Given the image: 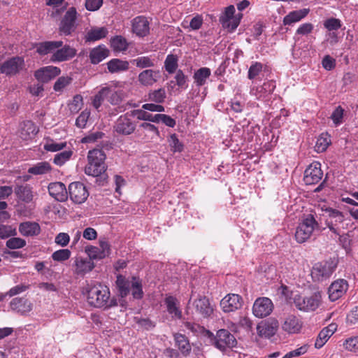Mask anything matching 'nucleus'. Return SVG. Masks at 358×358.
I'll return each instance as SVG.
<instances>
[{
  "mask_svg": "<svg viewBox=\"0 0 358 358\" xmlns=\"http://www.w3.org/2000/svg\"><path fill=\"white\" fill-rule=\"evenodd\" d=\"M348 289V283L344 279L334 281L328 288L329 299L331 301L339 299Z\"/></svg>",
  "mask_w": 358,
  "mask_h": 358,
  "instance_id": "obj_16",
  "label": "nucleus"
},
{
  "mask_svg": "<svg viewBox=\"0 0 358 358\" xmlns=\"http://www.w3.org/2000/svg\"><path fill=\"white\" fill-rule=\"evenodd\" d=\"M334 267L327 262L316 263L312 268L311 276L314 281L320 282L329 278L334 272Z\"/></svg>",
  "mask_w": 358,
  "mask_h": 358,
  "instance_id": "obj_12",
  "label": "nucleus"
},
{
  "mask_svg": "<svg viewBox=\"0 0 358 358\" xmlns=\"http://www.w3.org/2000/svg\"><path fill=\"white\" fill-rule=\"evenodd\" d=\"M309 13L308 8H302L289 12L283 18V24L292 25L305 18Z\"/></svg>",
  "mask_w": 358,
  "mask_h": 358,
  "instance_id": "obj_32",
  "label": "nucleus"
},
{
  "mask_svg": "<svg viewBox=\"0 0 358 358\" xmlns=\"http://www.w3.org/2000/svg\"><path fill=\"white\" fill-rule=\"evenodd\" d=\"M322 176L323 172L321 169L320 163L314 162L305 170L303 181L306 185H314L320 181Z\"/></svg>",
  "mask_w": 358,
  "mask_h": 358,
  "instance_id": "obj_14",
  "label": "nucleus"
},
{
  "mask_svg": "<svg viewBox=\"0 0 358 358\" xmlns=\"http://www.w3.org/2000/svg\"><path fill=\"white\" fill-rule=\"evenodd\" d=\"M331 143L330 135L327 133H322L317 139L315 150L318 153L323 152L327 149Z\"/></svg>",
  "mask_w": 358,
  "mask_h": 358,
  "instance_id": "obj_44",
  "label": "nucleus"
},
{
  "mask_svg": "<svg viewBox=\"0 0 358 358\" xmlns=\"http://www.w3.org/2000/svg\"><path fill=\"white\" fill-rule=\"evenodd\" d=\"M278 328V320L270 319L260 322L257 327V331L260 337L269 338L275 334Z\"/></svg>",
  "mask_w": 358,
  "mask_h": 358,
  "instance_id": "obj_18",
  "label": "nucleus"
},
{
  "mask_svg": "<svg viewBox=\"0 0 358 358\" xmlns=\"http://www.w3.org/2000/svg\"><path fill=\"white\" fill-rule=\"evenodd\" d=\"M168 142L171 151L173 152H181L183 150L184 145L179 141L176 134H173L169 136Z\"/></svg>",
  "mask_w": 358,
  "mask_h": 358,
  "instance_id": "obj_50",
  "label": "nucleus"
},
{
  "mask_svg": "<svg viewBox=\"0 0 358 358\" xmlns=\"http://www.w3.org/2000/svg\"><path fill=\"white\" fill-rule=\"evenodd\" d=\"M17 198L22 201L29 203L33 199L31 188L27 186H18L15 191Z\"/></svg>",
  "mask_w": 358,
  "mask_h": 358,
  "instance_id": "obj_45",
  "label": "nucleus"
},
{
  "mask_svg": "<svg viewBox=\"0 0 358 358\" xmlns=\"http://www.w3.org/2000/svg\"><path fill=\"white\" fill-rule=\"evenodd\" d=\"M69 194L71 200L76 204L83 203L89 196V192L80 182H71L69 186Z\"/></svg>",
  "mask_w": 358,
  "mask_h": 358,
  "instance_id": "obj_11",
  "label": "nucleus"
},
{
  "mask_svg": "<svg viewBox=\"0 0 358 358\" xmlns=\"http://www.w3.org/2000/svg\"><path fill=\"white\" fill-rule=\"evenodd\" d=\"M77 12L75 8L71 7L63 16L59 31L61 35L69 36L74 32L77 27Z\"/></svg>",
  "mask_w": 358,
  "mask_h": 358,
  "instance_id": "obj_7",
  "label": "nucleus"
},
{
  "mask_svg": "<svg viewBox=\"0 0 358 358\" xmlns=\"http://www.w3.org/2000/svg\"><path fill=\"white\" fill-rule=\"evenodd\" d=\"M76 55V50L69 45L62 46L52 55L50 60L53 62H61L71 59Z\"/></svg>",
  "mask_w": 358,
  "mask_h": 358,
  "instance_id": "obj_23",
  "label": "nucleus"
},
{
  "mask_svg": "<svg viewBox=\"0 0 358 358\" xmlns=\"http://www.w3.org/2000/svg\"><path fill=\"white\" fill-rule=\"evenodd\" d=\"M105 88L107 90L108 101L112 105H119L127 96L125 83L122 82H112Z\"/></svg>",
  "mask_w": 358,
  "mask_h": 358,
  "instance_id": "obj_8",
  "label": "nucleus"
},
{
  "mask_svg": "<svg viewBox=\"0 0 358 358\" xmlns=\"http://www.w3.org/2000/svg\"><path fill=\"white\" fill-rule=\"evenodd\" d=\"M10 307L17 313L26 315L32 310V303L27 299L16 297L10 302Z\"/></svg>",
  "mask_w": 358,
  "mask_h": 358,
  "instance_id": "obj_25",
  "label": "nucleus"
},
{
  "mask_svg": "<svg viewBox=\"0 0 358 358\" xmlns=\"http://www.w3.org/2000/svg\"><path fill=\"white\" fill-rule=\"evenodd\" d=\"M130 288L132 291V295L136 299H141L143 295L142 285L139 278L133 277L131 280Z\"/></svg>",
  "mask_w": 358,
  "mask_h": 358,
  "instance_id": "obj_48",
  "label": "nucleus"
},
{
  "mask_svg": "<svg viewBox=\"0 0 358 358\" xmlns=\"http://www.w3.org/2000/svg\"><path fill=\"white\" fill-rule=\"evenodd\" d=\"M262 70V64L259 62L253 63L248 71V78L254 79Z\"/></svg>",
  "mask_w": 358,
  "mask_h": 358,
  "instance_id": "obj_62",
  "label": "nucleus"
},
{
  "mask_svg": "<svg viewBox=\"0 0 358 358\" xmlns=\"http://www.w3.org/2000/svg\"><path fill=\"white\" fill-rule=\"evenodd\" d=\"M206 335L210 340L211 343L221 351H224L227 348H232L237 343L234 335L226 329L218 330L215 336L209 331H207Z\"/></svg>",
  "mask_w": 358,
  "mask_h": 358,
  "instance_id": "obj_5",
  "label": "nucleus"
},
{
  "mask_svg": "<svg viewBox=\"0 0 358 358\" xmlns=\"http://www.w3.org/2000/svg\"><path fill=\"white\" fill-rule=\"evenodd\" d=\"M108 30L105 27H93L87 31L85 38L87 41H95L105 38Z\"/></svg>",
  "mask_w": 358,
  "mask_h": 358,
  "instance_id": "obj_40",
  "label": "nucleus"
},
{
  "mask_svg": "<svg viewBox=\"0 0 358 358\" xmlns=\"http://www.w3.org/2000/svg\"><path fill=\"white\" fill-rule=\"evenodd\" d=\"M63 45L62 41H45L37 44L36 52L41 55H45L51 53L54 54L55 51Z\"/></svg>",
  "mask_w": 358,
  "mask_h": 358,
  "instance_id": "obj_33",
  "label": "nucleus"
},
{
  "mask_svg": "<svg viewBox=\"0 0 358 358\" xmlns=\"http://www.w3.org/2000/svg\"><path fill=\"white\" fill-rule=\"evenodd\" d=\"M26 241L18 237H13L9 238L6 241V246L10 249H20L25 246Z\"/></svg>",
  "mask_w": 358,
  "mask_h": 358,
  "instance_id": "obj_58",
  "label": "nucleus"
},
{
  "mask_svg": "<svg viewBox=\"0 0 358 358\" xmlns=\"http://www.w3.org/2000/svg\"><path fill=\"white\" fill-rule=\"evenodd\" d=\"M243 299L236 294L226 295L220 301V307L224 313L234 312L241 308Z\"/></svg>",
  "mask_w": 358,
  "mask_h": 358,
  "instance_id": "obj_15",
  "label": "nucleus"
},
{
  "mask_svg": "<svg viewBox=\"0 0 358 358\" xmlns=\"http://www.w3.org/2000/svg\"><path fill=\"white\" fill-rule=\"evenodd\" d=\"M72 81L69 76L59 77L54 85V90L56 92H62L66 87H67Z\"/></svg>",
  "mask_w": 358,
  "mask_h": 358,
  "instance_id": "obj_55",
  "label": "nucleus"
},
{
  "mask_svg": "<svg viewBox=\"0 0 358 358\" xmlns=\"http://www.w3.org/2000/svg\"><path fill=\"white\" fill-rule=\"evenodd\" d=\"M327 213H328L330 220L328 222L335 225L338 223H342L345 219L343 214L337 210L330 208L327 210Z\"/></svg>",
  "mask_w": 358,
  "mask_h": 358,
  "instance_id": "obj_51",
  "label": "nucleus"
},
{
  "mask_svg": "<svg viewBox=\"0 0 358 358\" xmlns=\"http://www.w3.org/2000/svg\"><path fill=\"white\" fill-rule=\"evenodd\" d=\"M132 31L138 36H145L149 33V22L146 17L138 16L132 20Z\"/></svg>",
  "mask_w": 358,
  "mask_h": 358,
  "instance_id": "obj_30",
  "label": "nucleus"
},
{
  "mask_svg": "<svg viewBox=\"0 0 358 358\" xmlns=\"http://www.w3.org/2000/svg\"><path fill=\"white\" fill-rule=\"evenodd\" d=\"M94 267V264L89 258L80 256L76 257L72 265L73 273L78 275H84L90 272Z\"/></svg>",
  "mask_w": 358,
  "mask_h": 358,
  "instance_id": "obj_19",
  "label": "nucleus"
},
{
  "mask_svg": "<svg viewBox=\"0 0 358 358\" xmlns=\"http://www.w3.org/2000/svg\"><path fill=\"white\" fill-rule=\"evenodd\" d=\"M52 166L48 162H41L29 168L28 173L32 175H44L50 173Z\"/></svg>",
  "mask_w": 358,
  "mask_h": 358,
  "instance_id": "obj_39",
  "label": "nucleus"
},
{
  "mask_svg": "<svg viewBox=\"0 0 358 358\" xmlns=\"http://www.w3.org/2000/svg\"><path fill=\"white\" fill-rule=\"evenodd\" d=\"M164 66H165L166 70L169 73H173L176 70V69L178 67L177 58L173 55H168L165 60Z\"/></svg>",
  "mask_w": 358,
  "mask_h": 358,
  "instance_id": "obj_56",
  "label": "nucleus"
},
{
  "mask_svg": "<svg viewBox=\"0 0 358 358\" xmlns=\"http://www.w3.org/2000/svg\"><path fill=\"white\" fill-rule=\"evenodd\" d=\"M73 155V148L66 146L64 151L56 154L52 159L53 163L57 166H62L69 162Z\"/></svg>",
  "mask_w": 358,
  "mask_h": 358,
  "instance_id": "obj_37",
  "label": "nucleus"
},
{
  "mask_svg": "<svg viewBox=\"0 0 358 358\" xmlns=\"http://www.w3.org/2000/svg\"><path fill=\"white\" fill-rule=\"evenodd\" d=\"M323 303V293L316 291L308 296L296 295L294 298L295 307L303 312L310 313L317 310Z\"/></svg>",
  "mask_w": 358,
  "mask_h": 358,
  "instance_id": "obj_3",
  "label": "nucleus"
},
{
  "mask_svg": "<svg viewBox=\"0 0 358 358\" xmlns=\"http://www.w3.org/2000/svg\"><path fill=\"white\" fill-rule=\"evenodd\" d=\"M109 50L104 45H99L91 50L90 59L92 64H96L108 57Z\"/></svg>",
  "mask_w": 358,
  "mask_h": 358,
  "instance_id": "obj_35",
  "label": "nucleus"
},
{
  "mask_svg": "<svg viewBox=\"0 0 358 358\" xmlns=\"http://www.w3.org/2000/svg\"><path fill=\"white\" fill-rule=\"evenodd\" d=\"M108 88L102 87L98 92L96 94L92 99V105L93 106L98 110L99 107L101 106L105 97L107 96V90Z\"/></svg>",
  "mask_w": 358,
  "mask_h": 358,
  "instance_id": "obj_52",
  "label": "nucleus"
},
{
  "mask_svg": "<svg viewBox=\"0 0 358 358\" xmlns=\"http://www.w3.org/2000/svg\"><path fill=\"white\" fill-rule=\"evenodd\" d=\"M314 26L313 24L307 22L301 24L296 31V35H308L310 34L313 30Z\"/></svg>",
  "mask_w": 358,
  "mask_h": 358,
  "instance_id": "obj_63",
  "label": "nucleus"
},
{
  "mask_svg": "<svg viewBox=\"0 0 358 358\" xmlns=\"http://www.w3.org/2000/svg\"><path fill=\"white\" fill-rule=\"evenodd\" d=\"M106 155L101 150H90L87 155L88 163L85 168V173L88 176L97 177L106 171Z\"/></svg>",
  "mask_w": 358,
  "mask_h": 358,
  "instance_id": "obj_4",
  "label": "nucleus"
},
{
  "mask_svg": "<svg viewBox=\"0 0 358 358\" xmlns=\"http://www.w3.org/2000/svg\"><path fill=\"white\" fill-rule=\"evenodd\" d=\"M110 45L115 52H120L128 48L129 43L123 36H116L110 39Z\"/></svg>",
  "mask_w": 358,
  "mask_h": 358,
  "instance_id": "obj_43",
  "label": "nucleus"
},
{
  "mask_svg": "<svg viewBox=\"0 0 358 358\" xmlns=\"http://www.w3.org/2000/svg\"><path fill=\"white\" fill-rule=\"evenodd\" d=\"M139 136L145 141L153 140L155 137L159 136V129L154 125L148 122H143L139 125L138 129Z\"/></svg>",
  "mask_w": 358,
  "mask_h": 358,
  "instance_id": "obj_28",
  "label": "nucleus"
},
{
  "mask_svg": "<svg viewBox=\"0 0 358 358\" xmlns=\"http://www.w3.org/2000/svg\"><path fill=\"white\" fill-rule=\"evenodd\" d=\"M149 100L157 103H162L164 101L166 98V92L164 89H159L154 90L149 93Z\"/></svg>",
  "mask_w": 358,
  "mask_h": 358,
  "instance_id": "obj_53",
  "label": "nucleus"
},
{
  "mask_svg": "<svg viewBox=\"0 0 358 358\" xmlns=\"http://www.w3.org/2000/svg\"><path fill=\"white\" fill-rule=\"evenodd\" d=\"M38 132V127L31 121H24L20 125V136L22 140H31L35 137Z\"/></svg>",
  "mask_w": 358,
  "mask_h": 358,
  "instance_id": "obj_31",
  "label": "nucleus"
},
{
  "mask_svg": "<svg viewBox=\"0 0 358 358\" xmlns=\"http://www.w3.org/2000/svg\"><path fill=\"white\" fill-rule=\"evenodd\" d=\"M116 285L119 294L122 297H124L129 294L131 281H129L122 275H118L117 277Z\"/></svg>",
  "mask_w": 358,
  "mask_h": 358,
  "instance_id": "obj_47",
  "label": "nucleus"
},
{
  "mask_svg": "<svg viewBox=\"0 0 358 358\" xmlns=\"http://www.w3.org/2000/svg\"><path fill=\"white\" fill-rule=\"evenodd\" d=\"M61 70L59 68L53 66H48L37 70L35 72V77L38 80L46 83L58 76Z\"/></svg>",
  "mask_w": 358,
  "mask_h": 358,
  "instance_id": "obj_27",
  "label": "nucleus"
},
{
  "mask_svg": "<svg viewBox=\"0 0 358 358\" xmlns=\"http://www.w3.org/2000/svg\"><path fill=\"white\" fill-rule=\"evenodd\" d=\"M186 312L187 314H195L207 318L213 313V308L206 296L192 293L188 301Z\"/></svg>",
  "mask_w": 358,
  "mask_h": 358,
  "instance_id": "obj_2",
  "label": "nucleus"
},
{
  "mask_svg": "<svg viewBox=\"0 0 358 358\" xmlns=\"http://www.w3.org/2000/svg\"><path fill=\"white\" fill-rule=\"evenodd\" d=\"M109 72L117 73L126 71L129 69V62L119 59H113L107 63Z\"/></svg>",
  "mask_w": 358,
  "mask_h": 358,
  "instance_id": "obj_42",
  "label": "nucleus"
},
{
  "mask_svg": "<svg viewBox=\"0 0 358 358\" xmlns=\"http://www.w3.org/2000/svg\"><path fill=\"white\" fill-rule=\"evenodd\" d=\"M16 234L15 229H13L10 226L0 225V238H7Z\"/></svg>",
  "mask_w": 358,
  "mask_h": 358,
  "instance_id": "obj_60",
  "label": "nucleus"
},
{
  "mask_svg": "<svg viewBox=\"0 0 358 358\" xmlns=\"http://www.w3.org/2000/svg\"><path fill=\"white\" fill-rule=\"evenodd\" d=\"M50 195L58 201H64L68 198L66 186L61 182H51L48 185Z\"/></svg>",
  "mask_w": 358,
  "mask_h": 358,
  "instance_id": "obj_26",
  "label": "nucleus"
},
{
  "mask_svg": "<svg viewBox=\"0 0 358 358\" xmlns=\"http://www.w3.org/2000/svg\"><path fill=\"white\" fill-rule=\"evenodd\" d=\"M19 231L22 236H33L40 233L41 228L35 222H24L20 224Z\"/></svg>",
  "mask_w": 358,
  "mask_h": 358,
  "instance_id": "obj_34",
  "label": "nucleus"
},
{
  "mask_svg": "<svg viewBox=\"0 0 358 358\" xmlns=\"http://www.w3.org/2000/svg\"><path fill=\"white\" fill-rule=\"evenodd\" d=\"M343 111V109L341 106H338L332 113L331 118L336 126H338L342 123Z\"/></svg>",
  "mask_w": 358,
  "mask_h": 358,
  "instance_id": "obj_61",
  "label": "nucleus"
},
{
  "mask_svg": "<svg viewBox=\"0 0 358 358\" xmlns=\"http://www.w3.org/2000/svg\"><path fill=\"white\" fill-rule=\"evenodd\" d=\"M211 75V71L209 68L202 67L196 71L194 73V80L196 85L199 87L203 86L206 83V80Z\"/></svg>",
  "mask_w": 358,
  "mask_h": 358,
  "instance_id": "obj_38",
  "label": "nucleus"
},
{
  "mask_svg": "<svg viewBox=\"0 0 358 358\" xmlns=\"http://www.w3.org/2000/svg\"><path fill=\"white\" fill-rule=\"evenodd\" d=\"M160 78L159 71L146 69L138 74V81L141 85L148 87L153 85Z\"/></svg>",
  "mask_w": 358,
  "mask_h": 358,
  "instance_id": "obj_22",
  "label": "nucleus"
},
{
  "mask_svg": "<svg viewBox=\"0 0 358 358\" xmlns=\"http://www.w3.org/2000/svg\"><path fill=\"white\" fill-rule=\"evenodd\" d=\"M174 340L176 346L183 355L187 356L190 353L192 349L191 345L188 338L185 335L176 334L174 335Z\"/></svg>",
  "mask_w": 358,
  "mask_h": 358,
  "instance_id": "obj_36",
  "label": "nucleus"
},
{
  "mask_svg": "<svg viewBox=\"0 0 358 358\" xmlns=\"http://www.w3.org/2000/svg\"><path fill=\"white\" fill-rule=\"evenodd\" d=\"M135 128V124L132 122L130 115L128 113L120 116L114 125L115 131L122 135H129L132 134Z\"/></svg>",
  "mask_w": 358,
  "mask_h": 358,
  "instance_id": "obj_17",
  "label": "nucleus"
},
{
  "mask_svg": "<svg viewBox=\"0 0 358 358\" xmlns=\"http://www.w3.org/2000/svg\"><path fill=\"white\" fill-rule=\"evenodd\" d=\"M345 348L355 353L358 352V336L350 338L346 341Z\"/></svg>",
  "mask_w": 358,
  "mask_h": 358,
  "instance_id": "obj_64",
  "label": "nucleus"
},
{
  "mask_svg": "<svg viewBox=\"0 0 358 358\" xmlns=\"http://www.w3.org/2000/svg\"><path fill=\"white\" fill-rule=\"evenodd\" d=\"M85 252L87 254L89 259L92 261V259H103L102 253L99 250V247L90 246L85 249Z\"/></svg>",
  "mask_w": 358,
  "mask_h": 358,
  "instance_id": "obj_59",
  "label": "nucleus"
},
{
  "mask_svg": "<svg viewBox=\"0 0 358 358\" xmlns=\"http://www.w3.org/2000/svg\"><path fill=\"white\" fill-rule=\"evenodd\" d=\"M132 62L141 69L152 67L155 65L154 59L148 56L138 57L134 59Z\"/></svg>",
  "mask_w": 358,
  "mask_h": 358,
  "instance_id": "obj_49",
  "label": "nucleus"
},
{
  "mask_svg": "<svg viewBox=\"0 0 358 358\" xmlns=\"http://www.w3.org/2000/svg\"><path fill=\"white\" fill-rule=\"evenodd\" d=\"M67 143L65 141L57 142L52 139H47L43 148L48 152H55L66 148Z\"/></svg>",
  "mask_w": 358,
  "mask_h": 358,
  "instance_id": "obj_46",
  "label": "nucleus"
},
{
  "mask_svg": "<svg viewBox=\"0 0 358 358\" xmlns=\"http://www.w3.org/2000/svg\"><path fill=\"white\" fill-rule=\"evenodd\" d=\"M164 303L166 311L173 320H180L182 313L180 307V301L174 296H169L165 298Z\"/></svg>",
  "mask_w": 358,
  "mask_h": 358,
  "instance_id": "obj_24",
  "label": "nucleus"
},
{
  "mask_svg": "<svg viewBox=\"0 0 358 358\" xmlns=\"http://www.w3.org/2000/svg\"><path fill=\"white\" fill-rule=\"evenodd\" d=\"M87 302L96 308H110L117 306V300L110 299L109 288L99 282H92L86 285L84 289Z\"/></svg>",
  "mask_w": 358,
  "mask_h": 358,
  "instance_id": "obj_1",
  "label": "nucleus"
},
{
  "mask_svg": "<svg viewBox=\"0 0 358 358\" xmlns=\"http://www.w3.org/2000/svg\"><path fill=\"white\" fill-rule=\"evenodd\" d=\"M273 309L271 300L267 297H260L255 300L252 313L257 317L262 318L269 315Z\"/></svg>",
  "mask_w": 358,
  "mask_h": 358,
  "instance_id": "obj_13",
  "label": "nucleus"
},
{
  "mask_svg": "<svg viewBox=\"0 0 358 358\" xmlns=\"http://www.w3.org/2000/svg\"><path fill=\"white\" fill-rule=\"evenodd\" d=\"M131 115L138 120H145L155 123L159 122L158 117L159 114L152 115L145 111L144 109L134 110L131 111Z\"/></svg>",
  "mask_w": 358,
  "mask_h": 358,
  "instance_id": "obj_41",
  "label": "nucleus"
},
{
  "mask_svg": "<svg viewBox=\"0 0 358 358\" xmlns=\"http://www.w3.org/2000/svg\"><path fill=\"white\" fill-rule=\"evenodd\" d=\"M24 67V60L21 57H13L0 64V73L10 76L18 73Z\"/></svg>",
  "mask_w": 358,
  "mask_h": 358,
  "instance_id": "obj_10",
  "label": "nucleus"
},
{
  "mask_svg": "<svg viewBox=\"0 0 358 358\" xmlns=\"http://www.w3.org/2000/svg\"><path fill=\"white\" fill-rule=\"evenodd\" d=\"M302 328V322L294 314L284 316L282 322V329L288 334H297Z\"/></svg>",
  "mask_w": 358,
  "mask_h": 358,
  "instance_id": "obj_21",
  "label": "nucleus"
},
{
  "mask_svg": "<svg viewBox=\"0 0 358 358\" xmlns=\"http://www.w3.org/2000/svg\"><path fill=\"white\" fill-rule=\"evenodd\" d=\"M337 330V324L331 323L327 327L322 329L319 333L317 339L315 343V347L317 349L321 348L327 342L329 338L335 333Z\"/></svg>",
  "mask_w": 358,
  "mask_h": 358,
  "instance_id": "obj_29",
  "label": "nucleus"
},
{
  "mask_svg": "<svg viewBox=\"0 0 358 358\" xmlns=\"http://www.w3.org/2000/svg\"><path fill=\"white\" fill-rule=\"evenodd\" d=\"M83 106V96L80 94H77L73 96L72 101L69 105V110L71 113H78Z\"/></svg>",
  "mask_w": 358,
  "mask_h": 358,
  "instance_id": "obj_54",
  "label": "nucleus"
},
{
  "mask_svg": "<svg viewBox=\"0 0 358 358\" xmlns=\"http://www.w3.org/2000/svg\"><path fill=\"white\" fill-rule=\"evenodd\" d=\"M275 88V82L270 80L262 85L253 86L250 90V94L257 99L266 100Z\"/></svg>",
  "mask_w": 358,
  "mask_h": 358,
  "instance_id": "obj_20",
  "label": "nucleus"
},
{
  "mask_svg": "<svg viewBox=\"0 0 358 358\" xmlns=\"http://www.w3.org/2000/svg\"><path fill=\"white\" fill-rule=\"evenodd\" d=\"M71 254V252L69 249H61L54 252L52 258L57 262H63L69 259Z\"/></svg>",
  "mask_w": 358,
  "mask_h": 358,
  "instance_id": "obj_57",
  "label": "nucleus"
},
{
  "mask_svg": "<svg viewBox=\"0 0 358 358\" xmlns=\"http://www.w3.org/2000/svg\"><path fill=\"white\" fill-rule=\"evenodd\" d=\"M316 227L317 223L314 217L312 215H307L296 229V241L299 243L306 242L311 237Z\"/></svg>",
  "mask_w": 358,
  "mask_h": 358,
  "instance_id": "obj_6",
  "label": "nucleus"
},
{
  "mask_svg": "<svg viewBox=\"0 0 358 358\" xmlns=\"http://www.w3.org/2000/svg\"><path fill=\"white\" fill-rule=\"evenodd\" d=\"M234 13L235 7L231 5L225 8L224 12L220 17V22L222 27L229 31H233L237 28L242 17V14L235 15Z\"/></svg>",
  "mask_w": 358,
  "mask_h": 358,
  "instance_id": "obj_9",
  "label": "nucleus"
}]
</instances>
